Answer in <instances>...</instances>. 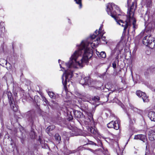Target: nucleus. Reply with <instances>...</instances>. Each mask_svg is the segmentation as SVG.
Instances as JSON below:
<instances>
[{
	"instance_id": "1",
	"label": "nucleus",
	"mask_w": 155,
	"mask_h": 155,
	"mask_svg": "<svg viewBox=\"0 0 155 155\" xmlns=\"http://www.w3.org/2000/svg\"><path fill=\"white\" fill-rule=\"evenodd\" d=\"M100 42V37L99 38L94 34L91 35L90 37L87 40L82 41L80 45H77L78 50L72 55L68 62L64 63L63 62L62 65L66 66L68 68L67 70L60 64V68L65 70L61 78L62 83L64 87L67 82L69 81L72 77L73 71L72 68L83 67V63H87L88 59L93 55L92 50L91 47L94 48L97 46Z\"/></svg>"
},
{
	"instance_id": "2",
	"label": "nucleus",
	"mask_w": 155,
	"mask_h": 155,
	"mask_svg": "<svg viewBox=\"0 0 155 155\" xmlns=\"http://www.w3.org/2000/svg\"><path fill=\"white\" fill-rule=\"evenodd\" d=\"M106 11L107 14L110 15L116 20L117 23L124 27V31H126L127 29L128 33H132L133 34L135 33V30L137 28V26L136 24V20L135 18H130L127 16V19L125 22L121 20L117 21L116 17L117 15H121L120 10L119 7L113 3H109L106 5Z\"/></svg>"
},
{
	"instance_id": "3",
	"label": "nucleus",
	"mask_w": 155,
	"mask_h": 155,
	"mask_svg": "<svg viewBox=\"0 0 155 155\" xmlns=\"http://www.w3.org/2000/svg\"><path fill=\"white\" fill-rule=\"evenodd\" d=\"M7 95L9 100V102L11 108L13 110L16 112L18 110V106L15 104V102L13 101V98L12 97V94L11 92H8L7 93Z\"/></svg>"
},
{
	"instance_id": "4",
	"label": "nucleus",
	"mask_w": 155,
	"mask_h": 155,
	"mask_svg": "<svg viewBox=\"0 0 155 155\" xmlns=\"http://www.w3.org/2000/svg\"><path fill=\"white\" fill-rule=\"evenodd\" d=\"M155 29V22L152 21L149 22L145 27V31L150 34H152Z\"/></svg>"
},
{
	"instance_id": "5",
	"label": "nucleus",
	"mask_w": 155,
	"mask_h": 155,
	"mask_svg": "<svg viewBox=\"0 0 155 155\" xmlns=\"http://www.w3.org/2000/svg\"><path fill=\"white\" fill-rule=\"evenodd\" d=\"M120 122L118 120H116L115 121H113L110 122L107 124V127L109 128H113L116 130H118L119 128Z\"/></svg>"
},
{
	"instance_id": "6",
	"label": "nucleus",
	"mask_w": 155,
	"mask_h": 155,
	"mask_svg": "<svg viewBox=\"0 0 155 155\" xmlns=\"http://www.w3.org/2000/svg\"><path fill=\"white\" fill-rule=\"evenodd\" d=\"M22 116L23 117L26 118L30 124L31 125L33 124L34 118L31 112L29 111L23 114Z\"/></svg>"
},
{
	"instance_id": "7",
	"label": "nucleus",
	"mask_w": 155,
	"mask_h": 155,
	"mask_svg": "<svg viewBox=\"0 0 155 155\" xmlns=\"http://www.w3.org/2000/svg\"><path fill=\"white\" fill-rule=\"evenodd\" d=\"M135 2H133L132 3V5L130 8H128V15L130 18H134V12L135 10V8H136L137 5H135Z\"/></svg>"
},
{
	"instance_id": "8",
	"label": "nucleus",
	"mask_w": 155,
	"mask_h": 155,
	"mask_svg": "<svg viewBox=\"0 0 155 155\" xmlns=\"http://www.w3.org/2000/svg\"><path fill=\"white\" fill-rule=\"evenodd\" d=\"M76 152V150L71 151L69 150L67 147H64V148L60 150L58 153V155H68L70 153H74Z\"/></svg>"
},
{
	"instance_id": "9",
	"label": "nucleus",
	"mask_w": 155,
	"mask_h": 155,
	"mask_svg": "<svg viewBox=\"0 0 155 155\" xmlns=\"http://www.w3.org/2000/svg\"><path fill=\"white\" fill-rule=\"evenodd\" d=\"M136 94L139 97H141L144 102H147L149 101L148 97L145 93L138 90L137 91Z\"/></svg>"
},
{
	"instance_id": "10",
	"label": "nucleus",
	"mask_w": 155,
	"mask_h": 155,
	"mask_svg": "<svg viewBox=\"0 0 155 155\" xmlns=\"http://www.w3.org/2000/svg\"><path fill=\"white\" fill-rule=\"evenodd\" d=\"M151 34H150L149 35H147L145 36L143 40V44L147 46H148L150 42L153 39L151 36Z\"/></svg>"
},
{
	"instance_id": "11",
	"label": "nucleus",
	"mask_w": 155,
	"mask_h": 155,
	"mask_svg": "<svg viewBox=\"0 0 155 155\" xmlns=\"http://www.w3.org/2000/svg\"><path fill=\"white\" fill-rule=\"evenodd\" d=\"M80 83L83 85H89L91 84V80L88 77H85L81 78L80 81Z\"/></svg>"
},
{
	"instance_id": "12",
	"label": "nucleus",
	"mask_w": 155,
	"mask_h": 155,
	"mask_svg": "<svg viewBox=\"0 0 155 155\" xmlns=\"http://www.w3.org/2000/svg\"><path fill=\"white\" fill-rule=\"evenodd\" d=\"M134 139H140L144 142H145L147 140L146 136L143 134H139L135 135Z\"/></svg>"
},
{
	"instance_id": "13",
	"label": "nucleus",
	"mask_w": 155,
	"mask_h": 155,
	"mask_svg": "<svg viewBox=\"0 0 155 155\" xmlns=\"http://www.w3.org/2000/svg\"><path fill=\"white\" fill-rule=\"evenodd\" d=\"M148 117L151 121H155V112H150L148 114Z\"/></svg>"
},
{
	"instance_id": "14",
	"label": "nucleus",
	"mask_w": 155,
	"mask_h": 155,
	"mask_svg": "<svg viewBox=\"0 0 155 155\" xmlns=\"http://www.w3.org/2000/svg\"><path fill=\"white\" fill-rule=\"evenodd\" d=\"M73 113L74 114L75 117L78 118H81L82 115V113L80 111L78 110H73Z\"/></svg>"
},
{
	"instance_id": "15",
	"label": "nucleus",
	"mask_w": 155,
	"mask_h": 155,
	"mask_svg": "<svg viewBox=\"0 0 155 155\" xmlns=\"http://www.w3.org/2000/svg\"><path fill=\"white\" fill-rule=\"evenodd\" d=\"M102 26H101L100 28H99V31H97V30H96L95 32V34L97 35H98L100 34V36H101V35H103L104 33L105 32L104 31H102Z\"/></svg>"
},
{
	"instance_id": "16",
	"label": "nucleus",
	"mask_w": 155,
	"mask_h": 155,
	"mask_svg": "<svg viewBox=\"0 0 155 155\" xmlns=\"http://www.w3.org/2000/svg\"><path fill=\"white\" fill-rule=\"evenodd\" d=\"M76 94L78 96V97L80 99H81L83 101H84V98L86 96V94L85 93H80L79 92H77L76 93Z\"/></svg>"
},
{
	"instance_id": "17",
	"label": "nucleus",
	"mask_w": 155,
	"mask_h": 155,
	"mask_svg": "<svg viewBox=\"0 0 155 155\" xmlns=\"http://www.w3.org/2000/svg\"><path fill=\"white\" fill-rule=\"evenodd\" d=\"M148 46L151 48H155V41L153 39L150 42Z\"/></svg>"
},
{
	"instance_id": "18",
	"label": "nucleus",
	"mask_w": 155,
	"mask_h": 155,
	"mask_svg": "<svg viewBox=\"0 0 155 155\" xmlns=\"http://www.w3.org/2000/svg\"><path fill=\"white\" fill-rule=\"evenodd\" d=\"M55 138L58 143H59L61 141V139L60 136L58 134H56L55 135Z\"/></svg>"
},
{
	"instance_id": "19",
	"label": "nucleus",
	"mask_w": 155,
	"mask_h": 155,
	"mask_svg": "<svg viewBox=\"0 0 155 155\" xmlns=\"http://www.w3.org/2000/svg\"><path fill=\"white\" fill-rule=\"evenodd\" d=\"M48 94L51 98H53V99H55V97L54 95V94L53 92L51 91H48Z\"/></svg>"
},
{
	"instance_id": "20",
	"label": "nucleus",
	"mask_w": 155,
	"mask_h": 155,
	"mask_svg": "<svg viewBox=\"0 0 155 155\" xmlns=\"http://www.w3.org/2000/svg\"><path fill=\"white\" fill-rule=\"evenodd\" d=\"M91 132L94 134H95L97 133V130L94 128L91 127L90 128Z\"/></svg>"
},
{
	"instance_id": "21",
	"label": "nucleus",
	"mask_w": 155,
	"mask_h": 155,
	"mask_svg": "<svg viewBox=\"0 0 155 155\" xmlns=\"http://www.w3.org/2000/svg\"><path fill=\"white\" fill-rule=\"evenodd\" d=\"M81 109L83 110L85 112H87L88 109V106L87 104L84 105H83L82 106Z\"/></svg>"
},
{
	"instance_id": "22",
	"label": "nucleus",
	"mask_w": 155,
	"mask_h": 155,
	"mask_svg": "<svg viewBox=\"0 0 155 155\" xmlns=\"http://www.w3.org/2000/svg\"><path fill=\"white\" fill-rule=\"evenodd\" d=\"M103 35H101V36H100V34L99 35H97V36H98V37H99V38L100 37V39L101 38V40L103 41H104L105 42H106V43L107 44V41H106V37H105L104 36H103Z\"/></svg>"
},
{
	"instance_id": "23",
	"label": "nucleus",
	"mask_w": 155,
	"mask_h": 155,
	"mask_svg": "<svg viewBox=\"0 0 155 155\" xmlns=\"http://www.w3.org/2000/svg\"><path fill=\"white\" fill-rule=\"evenodd\" d=\"M151 0H146L147 5L148 7H150L151 4Z\"/></svg>"
},
{
	"instance_id": "24",
	"label": "nucleus",
	"mask_w": 155,
	"mask_h": 155,
	"mask_svg": "<svg viewBox=\"0 0 155 155\" xmlns=\"http://www.w3.org/2000/svg\"><path fill=\"white\" fill-rule=\"evenodd\" d=\"M54 128V125H52L49 126L47 127L46 130L48 131H50L51 130H52Z\"/></svg>"
},
{
	"instance_id": "25",
	"label": "nucleus",
	"mask_w": 155,
	"mask_h": 155,
	"mask_svg": "<svg viewBox=\"0 0 155 155\" xmlns=\"http://www.w3.org/2000/svg\"><path fill=\"white\" fill-rule=\"evenodd\" d=\"M92 100L96 102H98L100 100V98L98 96H95L92 98Z\"/></svg>"
},
{
	"instance_id": "26",
	"label": "nucleus",
	"mask_w": 155,
	"mask_h": 155,
	"mask_svg": "<svg viewBox=\"0 0 155 155\" xmlns=\"http://www.w3.org/2000/svg\"><path fill=\"white\" fill-rule=\"evenodd\" d=\"M74 1L77 4L79 5L80 8H81L82 6L81 3V0H74Z\"/></svg>"
},
{
	"instance_id": "27",
	"label": "nucleus",
	"mask_w": 155,
	"mask_h": 155,
	"mask_svg": "<svg viewBox=\"0 0 155 155\" xmlns=\"http://www.w3.org/2000/svg\"><path fill=\"white\" fill-rule=\"evenodd\" d=\"M100 56L102 58H105L106 57V54L104 52L102 51L100 53Z\"/></svg>"
},
{
	"instance_id": "28",
	"label": "nucleus",
	"mask_w": 155,
	"mask_h": 155,
	"mask_svg": "<svg viewBox=\"0 0 155 155\" xmlns=\"http://www.w3.org/2000/svg\"><path fill=\"white\" fill-rule=\"evenodd\" d=\"M43 104L45 106L47 104L48 101L44 97L43 98Z\"/></svg>"
},
{
	"instance_id": "29",
	"label": "nucleus",
	"mask_w": 155,
	"mask_h": 155,
	"mask_svg": "<svg viewBox=\"0 0 155 155\" xmlns=\"http://www.w3.org/2000/svg\"><path fill=\"white\" fill-rule=\"evenodd\" d=\"M130 107H131V109L133 110L135 112H137L138 111V109L136 107H134L133 105H130Z\"/></svg>"
},
{
	"instance_id": "30",
	"label": "nucleus",
	"mask_w": 155,
	"mask_h": 155,
	"mask_svg": "<svg viewBox=\"0 0 155 155\" xmlns=\"http://www.w3.org/2000/svg\"><path fill=\"white\" fill-rule=\"evenodd\" d=\"M146 153H145V155H149V154H148V151L147 150V147H148V143L147 142H146Z\"/></svg>"
},
{
	"instance_id": "31",
	"label": "nucleus",
	"mask_w": 155,
	"mask_h": 155,
	"mask_svg": "<svg viewBox=\"0 0 155 155\" xmlns=\"http://www.w3.org/2000/svg\"><path fill=\"white\" fill-rule=\"evenodd\" d=\"M4 27V23L3 22H1L0 23V28H2Z\"/></svg>"
},
{
	"instance_id": "32",
	"label": "nucleus",
	"mask_w": 155,
	"mask_h": 155,
	"mask_svg": "<svg viewBox=\"0 0 155 155\" xmlns=\"http://www.w3.org/2000/svg\"><path fill=\"white\" fill-rule=\"evenodd\" d=\"M88 142L89 144L96 145V143L92 141L88 140Z\"/></svg>"
},
{
	"instance_id": "33",
	"label": "nucleus",
	"mask_w": 155,
	"mask_h": 155,
	"mask_svg": "<svg viewBox=\"0 0 155 155\" xmlns=\"http://www.w3.org/2000/svg\"><path fill=\"white\" fill-rule=\"evenodd\" d=\"M112 66L114 68H115L116 67V64L115 62H114L112 64Z\"/></svg>"
},
{
	"instance_id": "34",
	"label": "nucleus",
	"mask_w": 155,
	"mask_h": 155,
	"mask_svg": "<svg viewBox=\"0 0 155 155\" xmlns=\"http://www.w3.org/2000/svg\"><path fill=\"white\" fill-rule=\"evenodd\" d=\"M73 119V116L72 115H71L70 116H69L68 117V120H71Z\"/></svg>"
},
{
	"instance_id": "35",
	"label": "nucleus",
	"mask_w": 155,
	"mask_h": 155,
	"mask_svg": "<svg viewBox=\"0 0 155 155\" xmlns=\"http://www.w3.org/2000/svg\"><path fill=\"white\" fill-rule=\"evenodd\" d=\"M144 32H141L140 34V35H139V36H142V35H143L144 34Z\"/></svg>"
},
{
	"instance_id": "36",
	"label": "nucleus",
	"mask_w": 155,
	"mask_h": 155,
	"mask_svg": "<svg viewBox=\"0 0 155 155\" xmlns=\"http://www.w3.org/2000/svg\"><path fill=\"white\" fill-rule=\"evenodd\" d=\"M131 0H127V3L128 4V6H129V4Z\"/></svg>"
},
{
	"instance_id": "37",
	"label": "nucleus",
	"mask_w": 155,
	"mask_h": 155,
	"mask_svg": "<svg viewBox=\"0 0 155 155\" xmlns=\"http://www.w3.org/2000/svg\"><path fill=\"white\" fill-rule=\"evenodd\" d=\"M151 90L152 91H153L155 92V89H154L152 87L151 88H150Z\"/></svg>"
},
{
	"instance_id": "38",
	"label": "nucleus",
	"mask_w": 155,
	"mask_h": 155,
	"mask_svg": "<svg viewBox=\"0 0 155 155\" xmlns=\"http://www.w3.org/2000/svg\"><path fill=\"white\" fill-rule=\"evenodd\" d=\"M123 89H124L122 88L119 89V90H120V91H121V90H123Z\"/></svg>"
},
{
	"instance_id": "39",
	"label": "nucleus",
	"mask_w": 155,
	"mask_h": 155,
	"mask_svg": "<svg viewBox=\"0 0 155 155\" xmlns=\"http://www.w3.org/2000/svg\"><path fill=\"white\" fill-rule=\"evenodd\" d=\"M5 62H6V63H5L6 64H7V61L6 60H5Z\"/></svg>"
},
{
	"instance_id": "40",
	"label": "nucleus",
	"mask_w": 155,
	"mask_h": 155,
	"mask_svg": "<svg viewBox=\"0 0 155 155\" xmlns=\"http://www.w3.org/2000/svg\"><path fill=\"white\" fill-rule=\"evenodd\" d=\"M60 61V60H58V61H59H59Z\"/></svg>"
}]
</instances>
